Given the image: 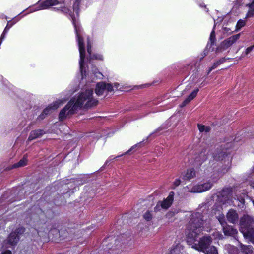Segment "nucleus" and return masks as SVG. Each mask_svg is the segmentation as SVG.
<instances>
[{"instance_id":"1","label":"nucleus","mask_w":254,"mask_h":254,"mask_svg":"<svg viewBox=\"0 0 254 254\" xmlns=\"http://www.w3.org/2000/svg\"><path fill=\"white\" fill-rule=\"evenodd\" d=\"M204 220L201 213L194 212L190 216V220L186 230L187 243L191 248L206 254H218L217 250L214 246L210 247L212 239L210 236L205 235L199 238L202 231Z\"/></svg>"},{"instance_id":"2","label":"nucleus","mask_w":254,"mask_h":254,"mask_svg":"<svg viewBox=\"0 0 254 254\" xmlns=\"http://www.w3.org/2000/svg\"><path fill=\"white\" fill-rule=\"evenodd\" d=\"M212 157L213 160L209 162L210 167L208 171H210L211 173L209 180H210L213 185L230 169L232 158L226 150L224 149L221 151H217L213 154Z\"/></svg>"},{"instance_id":"3","label":"nucleus","mask_w":254,"mask_h":254,"mask_svg":"<svg viewBox=\"0 0 254 254\" xmlns=\"http://www.w3.org/2000/svg\"><path fill=\"white\" fill-rule=\"evenodd\" d=\"M93 90H88L82 92L77 98H73L59 113V119L63 120L68 116L73 114L78 109L83 105L89 107L96 105L98 101L92 97Z\"/></svg>"},{"instance_id":"4","label":"nucleus","mask_w":254,"mask_h":254,"mask_svg":"<svg viewBox=\"0 0 254 254\" xmlns=\"http://www.w3.org/2000/svg\"><path fill=\"white\" fill-rule=\"evenodd\" d=\"M79 1H78V0H77L74 3L73 6V11L75 12L76 14V17L74 15L71 14H70L69 15L72 19V24L74 26L76 37L77 38L80 59L79 61L80 69L81 73L82 78H83L84 77L86 76L85 67H84L83 63L85 58V51L83 43V40L82 38L80 36V27L78 25V24L76 23V18H78L79 16Z\"/></svg>"},{"instance_id":"5","label":"nucleus","mask_w":254,"mask_h":254,"mask_svg":"<svg viewBox=\"0 0 254 254\" xmlns=\"http://www.w3.org/2000/svg\"><path fill=\"white\" fill-rule=\"evenodd\" d=\"M253 224V218L250 216L245 215L240 219L239 230L243 235H246L254 228Z\"/></svg>"},{"instance_id":"6","label":"nucleus","mask_w":254,"mask_h":254,"mask_svg":"<svg viewBox=\"0 0 254 254\" xmlns=\"http://www.w3.org/2000/svg\"><path fill=\"white\" fill-rule=\"evenodd\" d=\"M213 186V183L208 180L207 182L188 186V191L192 193H201L210 190Z\"/></svg>"},{"instance_id":"7","label":"nucleus","mask_w":254,"mask_h":254,"mask_svg":"<svg viewBox=\"0 0 254 254\" xmlns=\"http://www.w3.org/2000/svg\"><path fill=\"white\" fill-rule=\"evenodd\" d=\"M66 100V99H59L55 102L52 103L43 110L39 117L41 119H43L45 115H48L52 113L53 111L56 110L60 106L63 105Z\"/></svg>"},{"instance_id":"8","label":"nucleus","mask_w":254,"mask_h":254,"mask_svg":"<svg viewBox=\"0 0 254 254\" xmlns=\"http://www.w3.org/2000/svg\"><path fill=\"white\" fill-rule=\"evenodd\" d=\"M58 4H61V1L58 0H46L38 3V4L30 11V12L39 10L46 9L49 8L50 6L56 5Z\"/></svg>"},{"instance_id":"9","label":"nucleus","mask_w":254,"mask_h":254,"mask_svg":"<svg viewBox=\"0 0 254 254\" xmlns=\"http://www.w3.org/2000/svg\"><path fill=\"white\" fill-rule=\"evenodd\" d=\"M174 193L173 191L170 192L168 197L163 201H159L154 208L155 211L160 210V207L164 209H168L172 204L174 200Z\"/></svg>"},{"instance_id":"10","label":"nucleus","mask_w":254,"mask_h":254,"mask_svg":"<svg viewBox=\"0 0 254 254\" xmlns=\"http://www.w3.org/2000/svg\"><path fill=\"white\" fill-rule=\"evenodd\" d=\"M231 194L232 189L230 188H225L219 192L218 197L223 204H227L229 203L228 201L231 196Z\"/></svg>"},{"instance_id":"11","label":"nucleus","mask_w":254,"mask_h":254,"mask_svg":"<svg viewBox=\"0 0 254 254\" xmlns=\"http://www.w3.org/2000/svg\"><path fill=\"white\" fill-rule=\"evenodd\" d=\"M24 232V229L23 227H19L13 232H12L9 236L7 241L11 245H14L16 244L19 240V236L18 234L23 233Z\"/></svg>"},{"instance_id":"12","label":"nucleus","mask_w":254,"mask_h":254,"mask_svg":"<svg viewBox=\"0 0 254 254\" xmlns=\"http://www.w3.org/2000/svg\"><path fill=\"white\" fill-rule=\"evenodd\" d=\"M240 34H237L229 37L222 42L221 47L223 49H228L234 44L240 38Z\"/></svg>"},{"instance_id":"13","label":"nucleus","mask_w":254,"mask_h":254,"mask_svg":"<svg viewBox=\"0 0 254 254\" xmlns=\"http://www.w3.org/2000/svg\"><path fill=\"white\" fill-rule=\"evenodd\" d=\"M228 221L231 223H236L238 221L239 216L236 211L234 209H230L228 212L227 215Z\"/></svg>"},{"instance_id":"14","label":"nucleus","mask_w":254,"mask_h":254,"mask_svg":"<svg viewBox=\"0 0 254 254\" xmlns=\"http://www.w3.org/2000/svg\"><path fill=\"white\" fill-rule=\"evenodd\" d=\"M109 85H106L104 82H99L96 84L95 93L98 96L103 95V93L106 90L109 89Z\"/></svg>"},{"instance_id":"15","label":"nucleus","mask_w":254,"mask_h":254,"mask_svg":"<svg viewBox=\"0 0 254 254\" xmlns=\"http://www.w3.org/2000/svg\"><path fill=\"white\" fill-rule=\"evenodd\" d=\"M251 2L246 4L248 7V11L245 16V19L254 17V0H250Z\"/></svg>"},{"instance_id":"16","label":"nucleus","mask_w":254,"mask_h":254,"mask_svg":"<svg viewBox=\"0 0 254 254\" xmlns=\"http://www.w3.org/2000/svg\"><path fill=\"white\" fill-rule=\"evenodd\" d=\"M223 231L225 235L230 236H234L237 233V230L236 229L226 224L223 226Z\"/></svg>"},{"instance_id":"17","label":"nucleus","mask_w":254,"mask_h":254,"mask_svg":"<svg viewBox=\"0 0 254 254\" xmlns=\"http://www.w3.org/2000/svg\"><path fill=\"white\" fill-rule=\"evenodd\" d=\"M196 172L193 168L187 170L183 175V179L185 180H190L195 177Z\"/></svg>"},{"instance_id":"18","label":"nucleus","mask_w":254,"mask_h":254,"mask_svg":"<svg viewBox=\"0 0 254 254\" xmlns=\"http://www.w3.org/2000/svg\"><path fill=\"white\" fill-rule=\"evenodd\" d=\"M199 91L198 89H196L193 91L189 96L188 97L183 101L181 107H184L186 106L188 103H189L190 101L193 100L197 95V93Z\"/></svg>"},{"instance_id":"19","label":"nucleus","mask_w":254,"mask_h":254,"mask_svg":"<svg viewBox=\"0 0 254 254\" xmlns=\"http://www.w3.org/2000/svg\"><path fill=\"white\" fill-rule=\"evenodd\" d=\"M44 134V131L42 130H35L31 132L28 137V140L31 141L37 138Z\"/></svg>"},{"instance_id":"20","label":"nucleus","mask_w":254,"mask_h":254,"mask_svg":"<svg viewBox=\"0 0 254 254\" xmlns=\"http://www.w3.org/2000/svg\"><path fill=\"white\" fill-rule=\"evenodd\" d=\"M241 250L242 252L246 254H250L253 252V247L250 245H244L242 244H240Z\"/></svg>"},{"instance_id":"21","label":"nucleus","mask_w":254,"mask_h":254,"mask_svg":"<svg viewBox=\"0 0 254 254\" xmlns=\"http://www.w3.org/2000/svg\"><path fill=\"white\" fill-rule=\"evenodd\" d=\"M87 52L89 55L90 59H99L102 60V57L101 55H94L93 57L91 56V45L89 39L87 42Z\"/></svg>"},{"instance_id":"22","label":"nucleus","mask_w":254,"mask_h":254,"mask_svg":"<svg viewBox=\"0 0 254 254\" xmlns=\"http://www.w3.org/2000/svg\"><path fill=\"white\" fill-rule=\"evenodd\" d=\"M112 92L118 91H125L124 87L122 85H120L119 83H118L117 82H115V83H114V84H112Z\"/></svg>"},{"instance_id":"23","label":"nucleus","mask_w":254,"mask_h":254,"mask_svg":"<svg viewBox=\"0 0 254 254\" xmlns=\"http://www.w3.org/2000/svg\"><path fill=\"white\" fill-rule=\"evenodd\" d=\"M92 75H91V77L93 78V79H95V78H97V79H102V77H103V75L102 74L99 72L98 71H97V69H92Z\"/></svg>"},{"instance_id":"24","label":"nucleus","mask_w":254,"mask_h":254,"mask_svg":"<svg viewBox=\"0 0 254 254\" xmlns=\"http://www.w3.org/2000/svg\"><path fill=\"white\" fill-rule=\"evenodd\" d=\"M27 164V159L25 158H23L21 159L18 163H15L13 165L12 168L23 167L26 165Z\"/></svg>"},{"instance_id":"25","label":"nucleus","mask_w":254,"mask_h":254,"mask_svg":"<svg viewBox=\"0 0 254 254\" xmlns=\"http://www.w3.org/2000/svg\"><path fill=\"white\" fill-rule=\"evenodd\" d=\"M244 237L248 238L253 243H254V228L249 231L246 235H243Z\"/></svg>"},{"instance_id":"26","label":"nucleus","mask_w":254,"mask_h":254,"mask_svg":"<svg viewBox=\"0 0 254 254\" xmlns=\"http://www.w3.org/2000/svg\"><path fill=\"white\" fill-rule=\"evenodd\" d=\"M246 24V22L245 20L243 19H240L238 21L236 26V30H239L241 29L243 27H244Z\"/></svg>"},{"instance_id":"27","label":"nucleus","mask_w":254,"mask_h":254,"mask_svg":"<svg viewBox=\"0 0 254 254\" xmlns=\"http://www.w3.org/2000/svg\"><path fill=\"white\" fill-rule=\"evenodd\" d=\"M198 127L199 130L201 132H204V131L206 132H209V131L210 130V128L209 127L205 126L204 125H202L200 124H198Z\"/></svg>"},{"instance_id":"28","label":"nucleus","mask_w":254,"mask_h":254,"mask_svg":"<svg viewBox=\"0 0 254 254\" xmlns=\"http://www.w3.org/2000/svg\"><path fill=\"white\" fill-rule=\"evenodd\" d=\"M254 50V44L252 46H251L248 47L245 51L243 53L242 56H248L252 51Z\"/></svg>"},{"instance_id":"29","label":"nucleus","mask_w":254,"mask_h":254,"mask_svg":"<svg viewBox=\"0 0 254 254\" xmlns=\"http://www.w3.org/2000/svg\"><path fill=\"white\" fill-rule=\"evenodd\" d=\"M19 20V19L15 18L13 19V21L11 24L9 25V24L8 23V24L7 25V26H6L3 31L4 34H6L8 32L9 29L12 26V25L15 24L16 22H17Z\"/></svg>"},{"instance_id":"30","label":"nucleus","mask_w":254,"mask_h":254,"mask_svg":"<svg viewBox=\"0 0 254 254\" xmlns=\"http://www.w3.org/2000/svg\"><path fill=\"white\" fill-rule=\"evenodd\" d=\"M217 217L222 227L226 224L225 217L223 214H220L219 216H217Z\"/></svg>"},{"instance_id":"31","label":"nucleus","mask_w":254,"mask_h":254,"mask_svg":"<svg viewBox=\"0 0 254 254\" xmlns=\"http://www.w3.org/2000/svg\"><path fill=\"white\" fill-rule=\"evenodd\" d=\"M215 28V24H214L213 26V28L212 31H211L210 35V41H211V44H213L215 40V32L214 31V29Z\"/></svg>"},{"instance_id":"32","label":"nucleus","mask_w":254,"mask_h":254,"mask_svg":"<svg viewBox=\"0 0 254 254\" xmlns=\"http://www.w3.org/2000/svg\"><path fill=\"white\" fill-rule=\"evenodd\" d=\"M144 218L147 221H150L152 219V215L150 212L147 211L143 215Z\"/></svg>"},{"instance_id":"33","label":"nucleus","mask_w":254,"mask_h":254,"mask_svg":"<svg viewBox=\"0 0 254 254\" xmlns=\"http://www.w3.org/2000/svg\"><path fill=\"white\" fill-rule=\"evenodd\" d=\"M169 254H182L179 250L177 248H173L172 249H171L170 251V253Z\"/></svg>"},{"instance_id":"34","label":"nucleus","mask_w":254,"mask_h":254,"mask_svg":"<svg viewBox=\"0 0 254 254\" xmlns=\"http://www.w3.org/2000/svg\"><path fill=\"white\" fill-rule=\"evenodd\" d=\"M228 247H229V249L232 250V252H230V253L235 254V253L237 252L236 248L232 245H229Z\"/></svg>"},{"instance_id":"35","label":"nucleus","mask_w":254,"mask_h":254,"mask_svg":"<svg viewBox=\"0 0 254 254\" xmlns=\"http://www.w3.org/2000/svg\"><path fill=\"white\" fill-rule=\"evenodd\" d=\"M181 183V180L179 179H177L175 180L173 183V185L174 186V188L178 186Z\"/></svg>"},{"instance_id":"36","label":"nucleus","mask_w":254,"mask_h":254,"mask_svg":"<svg viewBox=\"0 0 254 254\" xmlns=\"http://www.w3.org/2000/svg\"><path fill=\"white\" fill-rule=\"evenodd\" d=\"M59 8L61 9V11H63L64 13H67L69 11V10L67 8H66L64 6V7L61 6Z\"/></svg>"},{"instance_id":"37","label":"nucleus","mask_w":254,"mask_h":254,"mask_svg":"<svg viewBox=\"0 0 254 254\" xmlns=\"http://www.w3.org/2000/svg\"><path fill=\"white\" fill-rule=\"evenodd\" d=\"M155 152L156 153L157 156H159L162 152L160 150V148L159 147H157L155 149Z\"/></svg>"},{"instance_id":"38","label":"nucleus","mask_w":254,"mask_h":254,"mask_svg":"<svg viewBox=\"0 0 254 254\" xmlns=\"http://www.w3.org/2000/svg\"><path fill=\"white\" fill-rule=\"evenodd\" d=\"M219 65L220 63H218V61H216L213 64V65L212 66V68L215 69Z\"/></svg>"},{"instance_id":"39","label":"nucleus","mask_w":254,"mask_h":254,"mask_svg":"<svg viewBox=\"0 0 254 254\" xmlns=\"http://www.w3.org/2000/svg\"><path fill=\"white\" fill-rule=\"evenodd\" d=\"M137 146V144L136 145H133V146H132L130 149H129L127 152H126V154H128L129 152L131 151L132 150H133L135 148H136V147Z\"/></svg>"},{"instance_id":"40","label":"nucleus","mask_w":254,"mask_h":254,"mask_svg":"<svg viewBox=\"0 0 254 254\" xmlns=\"http://www.w3.org/2000/svg\"><path fill=\"white\" fill-rule=\"evenodd\" d=\"M225 61H226V59L225 58H223L220 59V60H219L217 61L218 62V63H220V64H221L225 62Z\"/></svg>"},{"instance_id":"41","label":"nucleus","mask_w":254,"mask_h":254,"mask_svg":"<svg viewBox=\"0 0 254 254\" xmlns=\"http://www.w3.org/2000/svg\"><path fill=\"white\" fill-rule=\"evenodd\" d=\"M6 34H4V32H3L1 36V37L0 38V40H1V41H3V40L4 39V37H5V35Z\"/></svg>"},{"instance_id":"42","label":"nucleus","mask_w":254,"mask_h":254,"mask_svg":"<svg viewBox=\"0 0 254 254\" xmlns=\"http://www.w3.org/2000/svg\"><path fill=\"white\" fill-rule=\"evenodd\" d=\"M2 254H11V252L9 250H7L3 253H2Z\"/></svg>"},{"instance_id":"43","label":"nucleus","mask_w":254,"mask_h":254,"mask_svg":"<svg viewBox=\"0 0 254 254\" xmlns=\"http://www.w3.org/2000/svg\"><path fill=\"white\" fill-rule=\"evenodd\" d=\"M213 69H214V68H212V66L211 67H210V68L209 69V70H208V72H207V74H209L211 71L212 70H213Z\"/></svg>"},{"instance_id":"44","label":"nucleus","mask_w":254,"mask_h":254,"mask_svg":"<svg viewBox=\"0 0 254 254\" xmlns=\"http://www.w3.org/2000/svg\"><path fill=\"white\" fill-rule=\"evenodd\" d=\"M238 199L239 200V201L241 203H243L244 202V198H241L240 199Z\"/></svg>"},{"instance_id":"45","label":"nucleus","mask_w":254,"mask_h":254,"mask_svg":"<svg viewBox=\"0 0 254 254\" xmlns=\"http://www.w3.org/2000/svg\"><path fill=\"white\" fill-rule=\"evenodd\" d=\"M199 6L201 7H205L206 8V6L204 4V3H201L199 4Z\"/></svg>"},{"instance_id":"46","label":"nucleus","mask_w":254,"mask_h":254,"mask_svg":"<svg viewBox=\"0 0 254 254\" xmlns=\"http://www.w3.org/2000/svg\"><path fill=\"white\" fill-rule=\"evenodd\" d=\"M204 155V153L203 152H201L200 154V157L203 156Z\"/></svg>"},{"instance_id":"47","label":"nucleus","mask_w":254,"mask_h":254,"mask_svg":"<svg viewBox=\"0 0 254 254\" xmlns=\"http://www.w3.org/2000/svg\"><path fill=\"white\" fill-rule=\"evenodd\" d=\"M118 242H119L118 240H115V244H118Z\"/></svg>"},{"instance_id":"48","label":"nucleus","mask_w":254,"mask_h":254,"mask_svg":"<svg viewBox=\"0 0 254 254\" xmlns=\"http://www.w3.org/2000/svg\"><path fill=\"white\" fill-rule=\"evenodd\" d=\"M207 158H208V157H204V158L202 159V161L205 160Z\"/></svg>"},{"instance_id":"49","label":"nucleus","mask_w":254,"mask_h":254,"mask_svg":"<svg viewBox=\"0 0 254 254\" xmlns=\"http://www.w3.org/2000/svg\"><path fill=\"white\" fill-rule=\"evenodd\" d=\"M124 237V236H121V241H123L122 238H123Z\"/></svg>"},{"instance_id":"50","label":"nucleus","mask_w":254,"mask_h":254,"mask_svg":"<svg viewBox=\"0 0 254 254\" xmlns=\"http://www.w3.org/2000/svg\"><path fill=\"white\" fill-rule=\"evenodd\" d=\"M122 244H124V243H125V242H124H124H122Z\"/></svg>"}]
</instances>
